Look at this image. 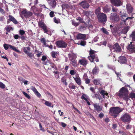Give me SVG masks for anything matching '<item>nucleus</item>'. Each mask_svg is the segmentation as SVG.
I'll return each mask as SVG.
<instances>
[{
  "mask_svg": "<svg viewBox=\"0 0 135 135\" xmlns=\"http://www.w3.org/2000/svg\"><path fill=\"white\" fill-rule=\"evenodd\" d=\"M128 93L129 91L127 88L125 87H123L120 89L117 94L120 98H123L126 102H127L129 99L128 96Z\"/></svg>",
  "mask_w": 135,
  "mask_h": 135,
  "instance_id": "1",
  "label": "nucleus"
},
{
  "mask_svg": "<svg viewBox=\"0 0 135 135\" xmlns=\"http://www.w3.org/2000/svg\"><path fill=\"white\" fill-rule=\"evenodd\" d=\"M123 110V109L118 107H112L109 109V113L114 118H116L119 114Z\"/></svg>",
  "mask_w": 135,
  "mask_h": 135,
  "instance_id": "2",
  "label": "nucleus"
},
{
  "mask_svg": "<svg viewBox=\"0 0 135 135\" xmlns=\"http://www.w3.org/2000/svg\"><path fill=\"white\" fill-rule=\"evenodd\" d=\"M68 55L70 62V65L74 67H77L79 65L78 64L77 61L76 59L77 57L76 55L75 54H69Z\"/></svg>",
  "mask_w": 135,
  "mask_h": 135,
  "instance_id": "3",
  "label": "nucleus"
},
{
  "mask_svg": "<svg viewBox=\"0 0 135 135\" xmlns=\"http://www.w3.org/2000/svg\"><path fill=\"white\" fill-rule=\"evenodd\" d=\"M120 119L123 122L129 124L131 121V117L128 113H125L122 115Z\"/></svg>",
  "mask_w": 135,
  "mask_h": 135,
  "instance_id": "4",
  "label": "nucleus"
},
{
  "mask_svg": "<svg viewBox=\"0 0 135 135\" xmlns=\"http://www.w3.org/2000/svg\"><path fill=\"white\" fill-rule=\"evenodd\" d=\"M38 25L39 27L42 28L45 33H47L49 31L48 27L45 23L42 21H40L38 22Z\"/></svg>",
  "mask_w": 135,
  "mask_h": 135,
  "instance_id": "5",
  "label": "nucleus"
},
{
  "mask_svg": "<svg viewBox=\"0 0 135 135\" xmlns=\"http://www.w3.org/2000/svg\"><path fill=\"white\" fill-rule=\"evenodd\" d=\"M57 47L58 48H66L68 45L63 40H59L55 43Z\"/></svg>",
  "mask_w": 135,
  "mask_h": 135,
  "instance_id": "6",
  "label": "nucleus"
},
{
  "mask_svg": "<svg viewBox=\"0 0 135 135\" xmlns=\"http://www.w3.org/2000/svg\"><path fill=\"white\" fill-rule=\"evenodd\" d=\"M97 17L99 21L101 23L105 22L107 21L106 15L103 13H101Z\"/></svg>",
  "mask_w": 135,
  "mask_h": 135,
  "instance_id": "7",
  "label": "nucleus"
},
{
  "mask_svg": "<svg viewBox=\"0 0 135 135\" xmlns=\"http://www.w3.org/2000/svg\"><path fill=\"white\" fill-rule=\"evenodd\" d=\"M110 20L114 22L118 21L119 20V16L115 13H112L110 14Z\"/></svg>",
  "mask_w": 135,
  "mask_h": 135,
  "instance_id": "8",
  "label": "nucleus"
},
{
  "mask_svg": "<svg viewBox=\"0 0 135 135\" xmlns=\"http://www.w3.org/2000/svg\"><path fill=\"white\" fill-rule=\"evenodd\" d=\"M88 59L92 62H94L95 61L98 62L99 60L98 58V56L97 54L93 55H89L88 57Z\"/></svg>",
  "mask_w": 135,
  "mask_h": 135,
  "instance_id": "9",
  "label": "nucleus"
},
{
  "mask_svg": "<svg viewBox=\"0 0 135 135\" xmlns=\"http://www.w3.org/2000/svg\"><path fill=\"white\" fill-rule=\"evenodd\" d=\"M132 42H131L128 45L127 47V49L129 53H132L135 52V45L132 44Z\"/></svg>",
  "mask_w": 135,
  "mask_h": 135,
  "instance_id": "10",
  "label": "nucleus"
},
{
  "mask_svg": "<svg viewBox=\"0 0 135 135\" xmlns=\"http://www.w3.org/2000/svg\"><path fill=\"white\" fill-rule=\"evenodd\" d=\"M21 13L23 16L26 18H28L31 16L32 15V12L27 11L26 9L22 11L21 12Z\"/></svg>",
  "mask_w": 135,
  "mask_h": 135,
  "instance_id": "11",
  "label": "nucleus"
},
{
  "mask_svg": "<svg viewBox=\"0 0 135 135\" xmlns=\"http://www.w3.org/2000/svg\"><path fill=\"white\" fill-rule=\"evenodd\" d=\"M112 4L113 6L119 7L123 4V3L120 0H111Z\"/></svg>",
  "mask_w": 135,
  "mask_h": 135,
  "instance_id": "12",
  "label": "nucleus"
},
{
  "mask_svg": "<svg viewBox=\"0 0 135 135\" xmlns=\"http://www.w3.org/2000/svg\"><path fill=\"white\" fill-rule=\"evenodd\" d=\"M111 48L112 49H114V51H115L116 52H119L122 50L120 47L118 43L114 44Z\"/></svg>",
  "mask_w": 135,
  "mask_h": 135,
  "instance_id": "13",
  "label": "nucleus"
},
{
  "mask_svg": "<svg viewBox=\"0 0 135 135\" xmlns=\"http://www.w3.org/2000/svg\"><path fill=\"white\" fill-rule=\"evenodd\" d=\"M9 19L7 20V23L8 24L12 21L15 24H17L18 22L11 15H9L8 16Z\"/></svg>",
  "mask_w": 135,
  "mask_h": 135,
  "instance_id": "14",
  "label": "nucleus"
},
{
  "mask_svg": "<svg viewBox=\"0 0 135 135\" xmlns=\"http://www.w3.org/2000/svg\"><path fill=\"white\" fill-rule=\"evenodd\" d=\"M79 5L84 9H88L89 6V4L85 1H83L80 3Z\"/></svg>",
  "mask_w": 135,
  "mask_h": 135,
  "instance_id": "15",
  "label": "nucleus"
},
{
  "mask_svg": "<svg viewBox=\"0 0 135 135\" xmlns=\"http://www.w3.org/2000/svg\"><path fill=\"white\" fill-rule=\"evenodd\" d=\"M118 61L120 64H126L127 62V59L124 56H121L119 57Z\"/></svg>",
  "mask_w": 135,
  "mask_h": 135,
  "instance_id": "16",
  "label": "nucleus"
},
{
  "mask_svg": "<svg viewBox=\"0 0 135 135\" xmlns=\"http://www.w3.org/2000/svg\"><path fill=\"white\" fill-rule=\"evenodd\" d=\"M93 105L94 107L95 110L97 111L98 112H99L102 110V107L100 106L99 104L97 103H93Z\"/></svg>",
  "mask_w": 135,
  "mask_h": 135,
  "instance_id": "17",
  "label": "nucleus"
},
{
  "mask_svg": "<svg viewBox=\"0 0 135 135\" xmlns=\"http://www.w3.org/2000/svg\"><path fill=\"white\" fill-rule=\"evenodd\" d=\"M78 64L84 66H86L88 64V60L84 59L80 60L78 61Z\"/></svg>",
  "mask_w": 135,
  "mask_h": 135,
  "instance_id": "18",
  "label": "nucleus"
},
{
  "mask_svg": "<svg viewBox=\"0 0 135 135\" xmlns=\"http://www.w3.org/2000/svg\"><path fill=\"white\" fill-rule=\"evenodd\" d=\"M76 38L78 39L86 40V35L79 33L76 36Z\"/></svg>",
  "mask_w": 135,
  "mask_h": 135,
  "instance_id": "19",
  "label": "nucleus"
},
{
  "mask_svg": "<svg viewBox=\"0 0 135 135\" xmlns=\"http://www.w3.org/2000/svg\"><path fill=\"white\" fill-rule=\"evenodd\" d=\"M31 89L34 92V93L37 95V96L40 98L41 96L40 94L37 91L36 88L33 86H31Z\"/></svg>",
  "mask_w": 135,
  "mask_h": 135,
  "instance_id": "20",
  "label": "nucleus"
},
{
  "mask_svg": "<svg viewBox=\"0 0 135 135\" xmlns=\"http://www.w3.org/2000/svg\"><path fill=\"white\" fill-rule=\"evenodd\" d=\"M57 0H51L49 3L50 6L52 8H55L56 6Z\"/></svg>",
  "mask_w": 135,
  "mask_h": 135,
  "instance_id": "21",
  "label": "nucleus"
},
{
  "mask_svg": "<svg viewBox=\"0 0 135 135\" xmlns=\"http://www.w3.org/2000/svg\"><path fill=\"white\" fill-rule=\"evenodd\" d=\"M126 8L129 14H130L132 12L133 8L130 4L127 5Z\"/></svg>",
  "mask_w": 135,
  "mask_h": 135,
  "instance_id": "22",
  "label": "nucleus"
},
{
  "mask_svg": "<svg viewBox=\"0 0 135 135\" xmlns=\"http://www.w3.org/2000/svg\"><path fill=\"white\" fill-rule=\"evenodd\" d=\"M74 80L76 83L79 85H80L81 84V81L80 78L79 77H73Z\"/></svg>",
  "mask_w": 135,
  "mask_h": 135,
  "instance_id": "23",
  "label": "nucleus"
},
{
  "mask_svg": "<svg viewBox=\"0 0 135 135\" xmlns=\"http://www.w3.org/2000/svg\"><path fill=\"white\" fill-rule=\"evenodd\" d=\"M99 71V68L97 66H95L93 69L92 73L93 74H98Z\"/></svg>",
  "mask_w": 135,
  "mask_h": 135,
  "instance_id": "24",
  "label": "nucleus"
},
{
  "mask_svg": "<svg viewBox=\"0 0 135 135\" xmlns=\"http://www.w3.org/2000/svg\"><path fill=\"white\" fill-rule=\"evenodd\" d=\"M42 52L41 51H39V50H37L35 49L34 50V53L36 55L37 57H39L41 56L42 55Z\"/></svg>",
  "mask_w": 135,
  "mask_h": 135,
  "instance_id": "25",
  "label": "nucleus"
},
{
  "mask_svg": "<svg viewBox=\"0 0 135 135\" xmlns=\"http://www.w3.org/2000/svg\"><path fill=\"white\" fill-rule=\"evenodd\" d=\"M100 94L102 95L103 98H105V95L108 96V93L106 91L104 90H102L101 91L99 90Z\"/></svg>",
  "mask_w": 135,
  "mask_h": 135,
  "instance_id": "26",
  "label": "nucleus"
},
{
  "mask_svg": "<svg viewBox=\"0 0 135 135\" xmlns=\"http://www.w3.org/2000/svg\"><path fill=\"white\" fill-rule=\"evenodd\" d=\"M93 84L95 85H99L100 84V80L99 79H94L93 80Z\"/></svg>",
  "mask_w": 135,
  "mask_h": 135,
  "instance_id": "27",
  "label": "nucleus"
},
{
  "mask_svg": "<svg viewBox=\"0 0 135 135\" xmlns=\"http://www.w3.org/2000/svg\"><path fill=\"white\" fill-rule=\"evenodd\" d=\"M5 29L6 31L8 32H10L11 30H13V28L11 27L10 26V25H7L6 26L5 28Z\"/></svg>",
  "mask_w": 135,
  "mask_h": 135,
  "instance_id": "28",
  "label": "nucleus"
},
{
  "mask_svg": "<svg viewBox=\"0 0 135 135\" xmlns=\"http://www.w3.org/2000/svg\"><path fill=\"white\" fill-rule=\"evenodd\" d=\"M9 48L17 52L20 53V51L17 49L15 47L11 45H9Z\"/></svg>",
  "mask_w": 135,
  "mask_h": 135,
  "instance_id": "29",
  "label": "nucleus"
},
{
  "mask_svg": "<svg viewBox=\"0 0 135 135\" xmlns=\"http://www.w3.org/2000/svg\"><path fill=\"white\" fill-rule=\"evenodd\" d=\"M42 101H44L45 103H44V104L47 106L51 107L52 104V103L51 102H50L48 101L45 100L44 99L42 100Z\"/></svg>",
  "mask_w": 135,
  "mask_h": 135,
  "instance_id": "30",
  "label": "nucleus"
},
{
  "mask_svg": "<svg viewBox=\"0 0 135 135\" xmlns=\"http://www.w3.org/2000/svg\"><path fill=\"white\" fill-rule=\"evenodd\" d=\"M51 56L53 58H56L57 56V52L54 51H52L51 52Z\"/></svg>",
  "mask_w": 135,
  "mask_h": 135,
  "instance_id": "31",
  "label": "nucleus"
},
{
  "mask_svg": "<svg viewBox=\"0 0 135 135\" xmlns=\"http://www.w3.org/2000/svg\"><path fill=\"white\" fill-rule=\"evenodd\" d=\"M61 81L66 86L67 85V83L66 82V78L65 77H63L61 79Z\"/></svg>",
  "mask_w": 135,
  "mask_h": 135,
  "instance_id": "32",
  "label": "nucleus"
},
{
  "mask_svg": "<svg viewBox=\"0 0 135 135\" xmlns=\"http://www.w3.org/2000/svg\"><path fill=\"white\" fill-rule=\"evenodd\" d=\"M86 29V27L84 25H80L79 26V29L81 31L85 30Z\"/></svg>",
  "mask_w": 135,
  "mask_h": 135,
  "instance_id": "33",
  "label": "nucleus"
},
{
  "mask_svg": "<svg viewBox=\"0 0 135 135\" xmlns=\"http://www.w3.org/2000/svg\"><path fill=\"white\" fill-rule=\"evenodd\" d=\"M94 97L98 99L99 100L101 99V97L99 93H96V92H95V93H94Z\"/></svg>",
  "mask_w": 135,
  "mask_h": 135,
  "instance_id": "34",
  "label": "nucleus"
},
{
  "mask_svg": "<svg viewBox=\"0 0 135 135\" xmlns=\"http://www.w3.org/2000/svg\"><path fill=\"white\" fill-rule=\"evenodd\" d=\"M95 13L97 17L101 14V13H100V10L99 8L96 9L95 11Z\"/></svg>",
  "mask_w": 135,
  "mask_h": 135,
  "instance_id": "35",
  "label": "nucleus"
},
{
  "mask_svg": "<svg viewBox=\"0 0 135 135\" xmlns=\"http://www.w3.org/2000/svg\"><path fill=\"white\" fill-rule=\"evenodd\" d=\"M104 12L105 13L109 12L110 10V9L108 8L107 6H105L103 8Z\"/></svg>",
  "mask_w": 135,
  "mask_h": 135,
  "instance_id": "36",
  "label": "nucleus"
},
{
  "mask_svg": "<svg viewBox=\"0 0 135 135\" xmlns=\"http://www.w3.org/2000/svg\"><path fill=\"white\" fill-rule=\"evenodd\" d=\"M128 97L131 98L132 99H135V93L133 92H131L129 94V96Z\"/></svg>",
  "mask_w": 135,
  "mask_h": 135,
  "instance_id": "37",
  "label": "nucleus"
},
{
  "mask_svg": "<svg viewBox=\"0 0 135 135\" xmlns=\"http://www.w3.org/2000/svg\"><path fill=\"white\" fill-rule=\"evenodd\" d=\"M103 33H105V34L107 35H108L109 34V32L106 29L102 27L101 29Z\"/></svg>",
  "mask_w": 135,
  "mask_h": 135,
  "instance_id": "38",
  "label": "nucleus"
},
{
  "mask_svg": "<svg viewBox=\"0 0 135 135\" xmlns=\"http://www.w3.org/2000/svg\"><path fill=\"white\" fill-rule=\"evenodd\" d=\"M96 52L91 49H90L89 51V55H95V53Z\"/></svg>",
  "mask_w": 135,
  "mask_h": 135,
  "instance_id": "39",
  "label": "nucleus"
},
{
  "mask_svg": "<svg viewBox=\"0 0 135 135\" xmlns=\"http://www.w3.org/2000/svg\"><path fill=\"white\" fill-rule=\"evenodd\" d=\"M90 12H91L87 11H83V13L84 15L87 17L90 15Z\"/></svg>",
  "mask_w": 135,
  "mask_h": 135,
  "instance_id": "40",
  "label": "nucleus"
},
{
  "mask_svg": "<svg viewBox=\"0 0 135 135\" xmlns=\"http://www.w3.org/2000/svg\"><path fill=\"white\" fill-rule=\"evenodd\" d=\"M132 40L133 41H135V31H133L131 35Z\"/></svg>",
  "mask_w": 135,
  "mask_h": 135,
  "instance_id": "41",
  "label": "nucleus"
},
{
  "mask_svg": "<svg viewBox=\"0 0 135 135\" xmlns=\"http://www.w3.org/2000/svg\"><path fill=\"white\" fill-rule=\"evenodd\" d=\"M27 56H28L31 59H33V57L34 56V55L31 52H28L27 54Z\"/></svg>",
  "mask_w": 135,
  "mask_h": 135,
  "instance_id": "42",
  "label": "nucleus"
},
{
  "mask_svg": "<svg viewBox=\"0 0 135 135\" xmlns=\"http://www.w3.org/2000/svg\"><path fill=\"white\" fill-rule=\"evenodd\" d=\"M22 92L23 95L26 98H28V99H30L31 97L29 95L27 94L24 91H22Z\"/></svg>",
  "mask_w": 135,
  "mask_h": 135,
  "instance_id": "43",
  "label": "nucleus"
},
{
  "mask_svg": "<svg viewBox=\"0 0 135 135\" xmlns=\"http://www.w3.org/2000/svg\"><path fill=\"white\" fill-rule=\"evenodd\" d=\"M50 66H51L52 68H54L55 70H57V68L53 63L51 62L50 63Z\"/></svg>",
  "mask_w": 135,
  "mask_h": 135,
  "instance_id": "44",
  "label": "nucleus"
},
{
  "mask_svg": "<svg viewBox=\"0 0 135 135\" xmlns=\"http://www.w3.org/2000/svg\"><path fill=\"white\" fill-rule=\"evenodd\" d=\"M54 22L56 23H59L60 22V20L59 18H57L56 17L54 18Z\"/></svg>",
  "mask_w": 135,
  "mask_h": 135,
  "instance_id": "45",
  "label": "nucleus"
},
{
  "mask_svg": "<svg viewBox=\"0 0 135 135\" xmlns=\"http://www.w3.org/2000/svg\"><path fill=\"white\" fill-rule=\"evenodd\" d=\"M111 31L112 34L116 36L117 35V31L115 28L112 29Z\"/></svg>",
  "mask_w": 135,
  "mask_h": 135,
  "instance_id": "46",
  "label": "nucleus"
},
{
  "mask_svg": "<svg viewBox=\"0 0 135 135\" xmlns=\"http://www.w3.org/2000/svg\"><path fill=\"white\" fill-rule=\"evenodd\" d=\"M84 80L85 81V83L86 84H89L90 83V80L88 78H85Z\"/></svg>",
  "mask_w": 135,
  "mask_h": 135,
  "instance_id": "47",
  "label": "nucleus"
},
{
  "mask_svg": "<svg viewBox=\"0 0 135 135\" xmlns=\"http://www.w3.org/2000/svg\"><path fill=\"white\" fill-rule=\"evenodd\" d=\"M115 73L116 74L117 76L118 77L119 79L121 80V78L120 77V76H121V72H117L116 71H115Z\"/></svg>",
  "mask_w": 135,
  "mask_h": 135,
  "instance_id": "48",
  "label": "nucleus"
},
{
  "mask_svg": "<svg viewBox=\"0 0 135 135\" xmlns=\"http://www.w3.org/2000/svg\"><path fill=\"white\" fill-rule=\"evenodd\" d=\"M80 44L82 46H84L86 45V42L85 41H81Z\"/></svg>",
  "mask_w": 135,
  "mask_h": 135,
  "instance_id": "49",
  "label": "nucleus"
},
{
  "mask_svg": "<svg viewBox=\"0 0 135 135\" xmlns=\"http://www.w3.org/2000/svg\"><path fill=\"white\" fill-rule=\"evenodd\" d=\"M41 41L43 44L45 45L46 44V41L45 38H43L41 39Z\"/></svg>",
  "mask_w": 135,
  "mask_h": 135,
  "instance_id": "50",
  "label": "nucleus"
},
{
  "mask_svg": "<svg viewBox=\"0 0 135 135\" xmlns=\"http://www.w3.org/2000/svg\"><path fill=\"white\" fill-rule=\"evenodd\" d=\"M9 45L7 44H4L3 46L4 48L6 50H7L9 48Z\"/></svg>",
  "mask_w": 135,
  "mask_h": 135,
  "instance_id": "51",
  "label": "nucleus"
},
{
  "mask_svg": "<svg viewBox=\"0 0 135 135\" xmlns=\"http://www.w3.org/2000/svg\"><path fill=\"white\" fill-rule=\"evenodd\" d=\"M5 85L2 83L0 81V87L2 89H4L5 88Z\"/></svg>",
  "mask_w": 135,
  "mask_h": 135,
  "instance_id": "52",
  "label": "nucleus"
},
{
  "mask_svg": "<svg viewBox=\"0 0 135 135\" xmlns=\"http://www.w3.org/2000/svg\"><path fill=\"white\" fill-rule=\"evenodd\" d=\"M77 20H78L79 22H80L81 23H85V22L83 21V20L82 18L80 17H79L77 19Z\"/></svg>",
  "mask_w": 135,
  "mask_h": 135,
  "instance_id": "53",
  "label": "nucleus"
},
{
  "mask_svg": "<svg viewBox=\"0 0 135 135\" xmlns=\"http://www.w3.org/2000/svg\"><path fill=\"white\" fill-rule=\"evenodd\" d=\"M39 128H40V130L41 131H42L43 132H44L45 130L44 128H43L42 126L41 125V124L40 123H39Z\"/></svg>",
  "mask_w": 135,
  "mask_h": 135,
  "instance_id": "54",
  "label": "nucleus"
},
{
  "mask_svg": "<svg viewBox=\"0 0 135 135\" xmlns=\"http://www.w3.org/2000/svg\"><path fill=\"white\" fill-rule=\"evenodd\" d=\"M19 33L21 35H23L25 33V31L23 30H20L19 31Z\"/></svg>",
  "mask_w": 135,
  "mask_h": 135,
  "instance_id": "55",
  "label": "nucleus"
},
{
  "mask_svg": "<svg viewBox=\"0 0 135 135\" xmlns=\"http://www.w3.org/2000/svg\"><path fill=\"white\" fill-rule=\"evenodd\" d=\"M18 80L20 81L21 83H23L24 81L25 80V79L22 77L19 78L18 79Z\"/></svg>",
  "mask_w": 135,
  "mask_h": 135,
  "instance_id": "56",
  "label": "nucleus"
},
{
  "mask_svg": "<svg viewBox=\"0 0 135 135\" xmlns=\"http://www.w3.org/2000/svg\"><path fill=\"white\" fill-rule=\"evenodd\" d=\"M76 86H75V85L73 84L72 85H69V87L70 89H75L76 88Z\"/></svg>",
  "mask_w": 135,
  "mask_h": 135,
  "instance_id": "57",
  "label": "nucleus"
},
{
  "mask_svg": "<svg viewBox=\"0 0 135 135\" xmlns=\"http://www.w3.org/2000/svg\"><path fill=\"white\" fill-rule=\"evenodd\" d=\"M72 25H74L76 27L78 26L79 24V23L76 22L74 21L72 22Z\"/></svg>",
  "mask_w": 135,
  "mask_h": 135,
  "instance_id": "58",
  "label": "nucleus"
},
{
  "mask_svg": "<svg viewBox=\"0 0 135 135\" xmlns=\"http://www.w3.org/2000/svg\"><path fill=\"white\" fill-rule=\"evenodd\" d=\"M90 90L92 93H93L94 94L95 93V92H96L95 89L93 87H90Z\"/></svg>",
  "mask_w": 135,
  "mask_h": 135,
  "instance_id": "59",
  "label": "nucleus"
},
{
  "mask_svg": "<svg viewBox=\"0 0 135 135\" xmlns=\"http://www.w3.org/2000/svg\"><path fill=\"white\" fill-rule=\"evenodd\" d=\"M0 12L2 15L5 13V11L0 7Z\"/></svg>",
  "mask_w": 135,
  "mask_h": 135,
  "instance_id": "60",
  "label": "nucleus"
},
{
  "mask_svg": "<svg viewBox=\"0 0 135 135\" xmlns=\"http://www.w3.org/2000/svg\"><path fill=\"white\" fill-rule=\"evenodd\" d=\"M49 15L51 17H54L55 16V15H54V12L53 11H51L50 12Z\"/></svg>",
  "mask_w": 135,
  "mask_h": 135,
  "instance_id": "61",
  "label": "nucleus"
},
{
  "mask_svg": "<svg viewBox=\"0 0 135 135\" xmlns=\"http://www.w3.org/2000/svg\"><path fill=\"white\" fill-rule=\"evenodd\" d=\"M5 20V18L4 16H0V21L3 22Z\"/></svg>",
  "mask_w": 135,
  "mask_h": 135,
  "instance_id": "62",
  "label": "nucleus"
},
{
  "mask_svg": "<svg viewBox=\"0 0 135 135\" xmlns=\"http://www.w3.org/2000/svg\"><path fill=\"white\" fill-rule=\"evenodd\" d=\"M75 73V71L73 70H71L70 71V73L71 75H74Z\"/></svg>",
  "mask_w": 135,
  "mask_h": 135,
  "instance_id": "63",
  "label": "nucleus"
},
{
  "mask_svg": "<svg viewBox=\"0 0 135 135\" xmlns=\"http://www.w3.org/2000/svg\"><path fill=\"white\" fill-rule=\"evenodd\" d=\"M119 133L120 135H127L125 132L121 131H119Z\"/></svg>",
  "mask_w": 135,
  "mask_h": 135,
  "instance_id": "64",
  "label": "nucleus"
}]
</instances>
